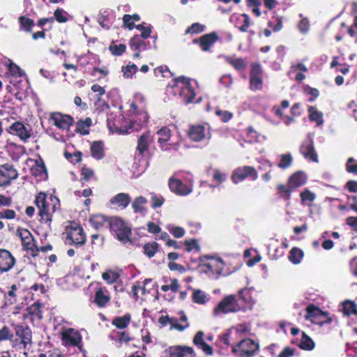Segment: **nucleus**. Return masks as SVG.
<instances>
[{"label": "nucleus", "mask_w": 357, "mask_h": 357, "mask_svg": "<svg viewBox=\"0 0 357 357\" xmlns=\"http://www.w3.org/2000/svg\"><path fill=\"white\" fill-rule=\"evenodd\" d=\"M300 151L305 158L312 162H318L317 155L315 153L312 139H310L309 142L302 144Z\"/></svg>", "instance_id": "nucleus-21"}, {"label": "nucleus", "mask_w": 357, "mask_h": 357, "mask_svg": "<svg viewBox=\"0 0 357 357\" xmlns=\"http://www.w3.org/2000/svg\"><path fill=\"white\" fill-rule=\"evenodd\" d=\"M91 153L93 158L102 159L105 156L103 144L101 142H93L91 145Z\"/></svg>", "instance_id": "nucleus-30"}, {"label": "nucleus", "mask_w": 357, "mask_h": 357, "mask_svg": "<svg viewBox=\"0 0 357 357\" xmlns=\"http://www.w3.org/2000/svg\"><path fill=\"white\" fill-rule=\"evenodd\" d=\"M63 238L65 243L68 245H82L86 241L83 229L75 222H71L66 225Z\"/></svg>", "instance_id": "nucleus-3"}, {"label": "nucleus", "mask_w": 357, "mask_h": 357, "mask_svg": "<svg viewBox=\"0 0 357 357\" xmlns=\"http://www.w3.org/2000/svg\"><path fill=\"white\" fill-rule=\"evenodd\" d=\"M342 312L347 316L357 314V305L353 301H347L342 304Z\"/></svg>", "instance_id": "nucleus-37"}, {"label": "nucleus", "mask_w": 357, "mask_h": 357, "mask_svg": "<svg viewBox=\"0 0 357 357\" xmlns=\"http://www.w3.org/2000/svg\"><path fill=\"white\" fill-rule=\"evenodd\" d=\"M305 317L306 319L320 326L331 321V319L327 317L326 313L323 312L314 305H310L307 307V313Z\"/></svg>", "instance_id": "nucleus-10"}, {"label": "nucleus", "mask_w": 357, "mask_h": 357, "mask_svg": "<svg viewBox=\"0 0 357 357\" xmlns=\"http://www.w3.org/2000/svg\"><path fill=\"white\" fill-rule=\"evenodd\" d=\"M300 347L305 350H312L314 347V343L310 337L305 333H303V336L300 342Z\"/></svg>", "instance_id": "nucleus-43"}, {"label": "nucleus", "mask_w": 357, "mask_h": 357, "mask_svg": "<svg viewBox=\"0 0 357 357\" xmlns=\"http://www.w3.org/2000/svg\"><path fill=\"white\" fill-rule=\"evenodd\" d=\"M188 136L195 142L209 139L211 137L209 126L206 124L191 126L188 130Z\"/></svg>", "instance_id": "nucleus-11"}, {"label": "nucleus", "mask_w": 357, "mask_h": 357, "mask_svg": "<svg viewBox=\"0 0 357 357\" xmlns=\"http://www.w3.org/2000/svg\"><path fill=\"white\" fill-rule=\"evenodd\" d=\"M144 100V97L142 93H137L134 96V100L131 105L133 110H136L137 108L144 107L143 106H140L142 103H143Z\"/></svg>", "instance_id": "nucleus-59"}, {"label": "nucleus", "mask_w": 357, "mask_h": 357, "mask_svg": "<svg viewBox=\"0 0 357 357\" xmlns=\"http://www.w3.org/2000/svg\"><path fill=\"white\" fill-rule=\"evenodd\" d=\"M98 23L100 25L105 29H109L112 25V22L109 19V17L107 15L102 14L98 17Z\"/></svg>", "instance_id": "nucleus-63"}, {"label": "nucleus", "mask_w": 357, "mask_h": 357, "mask_svg": "<svg viewBox=\"0 0 357 357\" xmlns=\"http://www.w3.org/2000/svg\"><path fill=\"white\" fill-rule=\"evenodd\" d=\"M259 349V344L251 339L241 340L237 344L232 346V351L241 357H252Z\"/></svg>", "instance_id": "nucleus-7"}, {"label": "nucleus", "mask_w": 357, "mask_h": 357, "mask_svg": "<svg viewBox=\"0 0 357 357\" xmlns=\"http://www.w3.org/2000/svg\"><path fill=\"white\" fill-rule=\"evenodd\" d=\"M17 171L12 165H0V186L9 185L11 181L17 178Z\"/></svg>", "instance_id": "nucleus-13"}, {"label": "nucleus", "mask_w": 357, "mask_h": 357, "mask_svg": "<svg viewBox=\"0 0 357 357\" xmlns=\"http://www.w3.org/2000/svg\"><path fill=\"white\" fill-rule=\"evenodd\" d=\"M243 309L234 295H229L225 297L214 308L213 314L215 317H219L223 314L236 312Z\"/></svg>", "instance_id": "nucleus-4"}, {"label": "nucleus", "mask_w": 357, "mask_h": 357, "mask_svg": "<svg viewBox=\"0 0 357 357\" xmlns=\"http://www.w3.org/2000/svg\"><path fill=\"white\" fill-rule=\"evenodd\" d=\"M303 257V252L297 248L291 250L289 255V259L294 264H298L301 261Z\"/></svg>", "instance_id": "nucleus-39"}, {"label": "nucleus", "mask_w": 357, "mask_h": 357, "mask_svg": "<svg viewBox=\"0 0 357 357\" xmlns=\"http://www.w3.org/2000/svg\"><path fill=\"white\" fill-rule=\"evenodd\" d=\"M156 133L159 136L158 142L160 145V148L163 151L169 149V147H165V145L171 137V130L167 127H163L158 130Z\"/></svg>", "instance_id": "nucleus-26"}, {"label": "nucleus", "mask_w": 357, "mask_h": 357, "mask_svg": "<svg viewBox=\"0 0 357 357\" xmlns=\"http://www.w3.org/2000/svg\"><path fill=\"white\" fill-rule=\"evenodd\" d=\"M239 20L243 22V25L239 27V30L242 32L248 31V29L250 24V18L247 14H242L238 18Z\"/></svg>", "instance_id": "nucleus-60"}, {"label": "nucleus", "mask_w": 357, "mask_h": 357, "mask_svg": "<svg viewBox=\"0 0 357 357\" xmlns=\"http://www.w3.org/2000/svg\"><path fill=\"white\" fill-rule=\"evenodd\" d=\"M130 45L132 50H137L145 48V43L139 36L133 37L130 42Z\"/></svg>", "instance_id": "nucleus-52"}, {"label": "nucleus", "mask_w": 357, "mask_h": 357, "mask_svg": "<svg viewBox=\"0 0 357 357\" xmlns=\"http://www.w3.org/2000/svg\"><path fill=\"white\" fill-rule=\"evenodd\" d=\"M15 259L12 254L4 249H0V272L9 271L15 265Z\"/></svg>", "instance_id": "nucleus-18"}, {"label": "nucleus", "mask_w": 357, "mask_h": 357, "mask_svg": "<svg viewBox=\"0 0 357 357\" xmlns=\"http://www.w3.org/2000/svg\"><path fill=\"white\" fill-rule=\"evenodd\" d=\"M158 245L156 243H148L144 246V252L149 257L154 256L157 251Z\"/></svg>", "instance_id": "nucleus-56"}, {"label": "nucleus", "mask_w": 357, "mask_h": 357, "mask_svg": "<svg viewBox=\"0 0 357 357\" xmlns=\"http://www.w3.org/2000/svg\"><path fill=\"white\" fill-rule=\"evenodd\" d=\"M109 225L111 227V229L114 231L115 233L118 231H121L123 228L127 227L125 222L119 218H114L112 219L109 222Z\"/></svg>", "instance_id": "nucleus-42"}, {"label": "nucleus", "mask_w": 357, "mask_h": 357, "mask_svg": "<svg viewBox=\"0 0 357 357\" xmlns=\"http://www.w3.org/2000/svg\"><path fill=\"white\" fill-rule=\"evenodd\" d=\"M307 177L303 172H297L293 174L288 180L287 185H280L278 190L282 193V197L289 199L291 192L296 188L305 185L307 182Z\"/></svg>", "instance_id": "nucleus-5"}, {"label": "nucleus", "mask_w": 357, "mask_h": 357, "mask_svg": "<svg viewBox=\"0 0 357 357\" xmlns=\"http://www.w3.org/2000/svg\"><path fill=\"white\" fill-rule=\"evenodd\" d=\"M13 338V333L10 329L4 326L0 329V344L2 342L11 340Z\"/></svg>", "instance_id": "nucleus-48"}, {"label": "nucleus", "mask_w": 357, "mask_h": 357, "mask_svg": "<svg viewBox=\"0 0 357 357\" xmlns=\"http://www.w3.org/2000/svg\"><path fill=\"white\" fill-rule=\"evenodd\" d=\"M133 112L134 116L130 122V128L138 131L147 123L149 115L144 107L137 108L136 110H133Z\"/></svg>", "instance_id": "nucleus-14"}, {"label": "nucleus", "mask_w": 357, "mask_h": 357, "mask_svg": "<svg viewBox=\"0 0 357 357\" xmlns=\"http://www.w3.org/2000/svg\"><path fill=\"white\" fill-rule=\"evenodd\" d=\"M49 121L61 130H68L73 122L71 116L59 112L51 114Z\"/></svg>", "instance_id": "nucleus-15"}, {"label": "nucleus", "mask_w": 357, "mask_h": 357, "mask_svg": "<svg viewBox=\"0 0 357 357\" xmlns=\"http://www.w3.org/2000/svg\"><path fill=\"white\" fill-rule=\"evenodd\" d=\"M240 299L245 303L252 304L253 298L251 295V290L249 289H243L238 292Z\"/></svg>", "instance_id": "nucleus-50"}, {"label": "nucleus", "mask_w": 357, "mask_h": 357, "mask_svg": "<svg viewBox=\"0 0 357 357\" xmlns=\"http://www.w3.org/2000/svg\"><path fill=\"white\" fill-rule=\"evenodd\" d=\"M54 17L56 21L60 23H64L68 21V13L63 9H56L54 11Z\"/></svg>", "instance_id": "nucleus-57"}, {"label": "nucleus", "mask_w": 357, "mask_h": 357, "mask_svg": "<svg viewBox=\"0 0 357 357\" xmlns=\"http://www.w3.org/2000/svg\"><path fill=\"white\" fill-rule=\"evenodd\" d=\"M130 229L129 227H126L121 231H118L116 233L117 238L123 242L126 243L130 241Z\"/></svg>", "instance_id": "nucleus-54"}, {"label": "nucleus", "mask_w": 357, "mask_h": 357, "mask_svg": "<svg viewBox=\"0 0 357 357\" xmlns=\"http://www.w3.org/2000/svg\"><path fill=\"white\" fill-rule=\"evenodd\" d=\"M169 186L172 192L179 195H187L192 192L190 185H186L174 177L169 178Z\"/></svg>", "instance_id": "nucleus-19"}, {"label": "nucleus", "mask_w": 357, "mask_h": 357, "mask_svg": "<svg viewBox=\"0 0 357 357\" xmlns=\"http://www.w3.org/2000/svg\"><path fill=\"white\" fill-rule=\"evenodd\" d=\"M250 89L252 91H260L263 89L262 70L261 66L257 63L251 65Z\"/></svg>", "instance_id": "nucleus-9"}, {"label": "nucleus", "mask_w": 357, "mask_h": 357, "mask_svg": "<svg viewBox=\"0 0 357 357\" xmlns=\"http://www.w3.org/2000/svg\"><path fill=\"white\" fill-rule=\"evenodd\" d=\"M130 321L131 316L129 314H126L122 317H114L112 324L119 329H124L128 326Z\"/></svg>", "instance_id": "nucleus-33"}, {"label": "nucleus", "mask_w": 357, "mask_h": 357, "mask_svg": "<svg viewBox=\"0 0 357 357\" xmlns=\"http://www.w3.org/2000/svg\"><path fill=\"white\" fill-rule=\"evenodd\" d=\"M62 344L65 347H82V335L74 328H68L61 332Z\"/></svg>", "instance_id": "nucleus-8"}, {"label": "nucleus", "mask_w": 357, "mask_h": 357, "mask_svg": "<svg viewBox=\"0 0 357 357\" xmlns=\"http://www.w3.org/2000/svg\"><path fill=\"white\" fill-rule=\"evenodd\" d=\"M8 70L13 76L22 77L24 74L20 68L9 60Z\"/></svg>", "instance_id": "nucleus-55"}, {"label": "nucleus", "mask_w": 357, "mask_h": 357, "mask_svg": "<svg viewBox=\"0 0 357 357\" xmlns=\"http://www.w3.org/2000/svg\"><path fill=\"white\" fill-rule=\"evenodd\" d=\"M153 138L150 135L149 132L142 134L138 139L137 150L143 153L146 151L149 146L150 143L152 142Z\"/></svg>", "instance_id": "nucleus-29"}, {"label": "nucleus", "mask_w": 357, "mask_h": 357, "mask_svg": "<svg viewBox=\"0 0 357 357\" xmlns=\"http://www.w3.org/2000/svg\"><path fill=\"white\" fill-rule=\"evenodd\" d=\"M308 110L310 120L315 121L317 126L322 125L324 123L323 114L312 106L310 107Z\"/></svg>", "instance_id": "nucleus-38"}, {"label": "nucleus", "mask_w": 357, "mask_h": 357, "mask_svg": "<svg viewBox=\"0 0 357 357\" xmlns=\"http://www.w3.org/2000/svg\"><path fill=\"white\" fill-rule=\"evenodd\" d=\"M19 22L21 28L26 32H30L32 26L34 25V22L32 20L24 16H20L19 17Z\"/></svg>", "instance_id": "nucleus-47"}, {"label": "nucleus", "mask_w": 357, "mask_h": 357, "mask_svg": "<svg viewBox=\"0 0 357 357\" xmlns=\"http://www.w3.org/2000/svg\"><path fill=\"white\" fill-rule=\"evenodd\" d=\"M192 301L195 303L204 305L209 301V296L200 289H194L192 294Z\"/></svg>", "instance_id": "nucleus-31"}, {"label": "nucleus", "mask_w": 357, "mask_h": 357, "mask_svg": "<svg viewBox=\"0 0 357 357\" xmlns=\"http://www.w3.org/2000/svg\"><path fill=\"white\" fill-rule=\"evenodd\" d=\"M109 300L110 296L106 288H100L96 291L95 302L99 307L105 306Z\"/></svg>", "instance_id": "nucleus-25"}, {"label": "nucleus", "mask_w": 357, "mask_h": 357, "mask_svg": "<svg viewBox=\"0 0 357 357\" xmlns=\"http://www.w3.org/2000/svg\"><path fill=\"white\" fill-rule=\"evenodd\" d=\"M31 172L35 177L43 179L47 177V172L42 160L35 161V164L31 168Z\"/></svg>", "instance_id": "nucleus-27"}, {"label": "nucleus", "mask_w": 357, "mask_h": 357, "mask_svg": "<svg viewBox=\"0 0 357 357\" xmlns=\"http://www.w3.org/2000/svg\"><path fill=\"white\" fill-rule=\"evenodd\" d=\"M35 203L39 210L41 220L47 223L52 220V213L55 212L59 200L53 196L47 197L46 194L40 192L36 197Z\"/></svg>", "instance_id": "nucleus-1"}, {"label": "nucleus", "mask_w": 357, "mask_h": 357, "mask_svg": "<svg viewBox=\"0 0 357 357\" xmlns=\"http://www.w3.org/2000/svg\"><path fill=\"white\" fill-rule=\"evenodd\" d=\"M193 343L197 346L206 355H212L213 348L204 341V333L202 331H198L193 339Z\"/></svg>", "instance_id": "nucleus-20"}, {"label": "nucleus", "mask_w": 357, "mask_h": 357, "mask_svg": "<svg viewBox=\"0 0 357 357\" xmlns=\"http://www.w3.org/2000/svg\"><path fill=\"white\" fill-rule=\"evenodd\" d=\"M126 47L125 45H113L109 47V50L115 56H119L126 51Z\"/></svg>", "instance_id": "nucleus-61"}, {"label": "nucleus", "mask_w": 357, "mask_h": 357, "mask_svg": "<svg viewBox=\"0 0 357 357\" xmlns=\"http://www.w3.org/2000/svg\"><path fill=\"white\" fill-rule=\"evenodd\" d=\"M91 124L90 118H86L85 121H79L77 123L76 130L82 135H86L89 133V127Z\"/></svg>", "instance_id": "nucleus-41"}, {"label": "nucleus", "mask_w": 357, "mask_h": 357, "mask_svg": "<svg viewBox=\"0 0 357 357\" xmlns=\"http://www.w3.org/2000/svg\"><path fill=\"white\" fill-rule=\"evenodd\" d=\"M89 222L93 227L96 229H100L104 227H107L109 225L107 218L100 214L93 215L91 217Z\"/></svg>", "instance_id": "nucleus-28"}, {"label": "nucleus", "mask_w": 357, "mask_h": 357, "mask_svg": "<svg viewBox=\"0 0 357 357\" xmlns=\"http://www.w3.org/2000/svg\"><path fill=\"white\" fill-rule=\"evenodd\" d=\"M174 86H176L179 90V95L185 103L193 102L196 94V81L184 76H181L174 79Z\"/></svg>", "instance_id": "nucleus-2"}, {"label": "nucleus", "mask_w": 357, "mask_h": 357, "mask_svg": "<svg viewBox=\"0 0 357 357\" xmlns=\"http://www.w3.org/2000/svg\"><path fill=\"white\" fill-rule=\"evenodd\" d=\"M204 26L199 23H194L186 30V33H197L204 31Z\"/></svg>", "instance_id": "nucleus-62"}, {"label": "nucleus", "mask_w": 357, "mask_h": 357, "mask_svg": "<svg viewBox=\"0 0 357 357\" xmlns=\"http://www.w3.org/2000/svg\"><path fill=\"white\" fill-rule=\"evenodd\" d=\"M11 134L19 136L22 139L26 140L30 137V134L24 125L20 122H15L10 127Z\"/></svg>", "instance_id": "nucleus-24"}, {"label": "nucleus", "mask_w": 357, "mask_h": 357, "mask_svg": "<svg viewBox=\"0 0 357 357\" xmlns=\"http://www.w3.org/2000/svg\"><path fill=\"white\" fill-rule=\"evenodd\" d=\"M292 160V156L290 153L282 154L278 165L282 169H287L291 165Z\"/></svg>", "instance_id": "nucleus-45"}, {"label": "nucleus", "mask_w": 357, "mask_h": 357, "mask_svg": "<svg viewBox=\"0 0 357 357\" xmlns=\"http://www.w3.org/2000/svg\"><path fill=\"white\" fill-rule=\"evenodd\" d=\"M208 261L203 264V272L212 278H218L223 272L225 264L220 257H207Z\"/></svg>", "instance_id": "nucleus-6"}, {"label": "nucleus", "mask_w": 357, "mask_h": 357, "mask_svg": "<svg viewBox=\"0 0 357 357\" xmlns=\"http://www.w3.org/2000/svg\"><path fill=\"white\" fill-rule=\"evenodd\" d=\"M178 289L179 284L176 279L172 280L169 284L162 285L161 287V289L165 292L171 290L172 291L176 293L178 291Z\"/></svg>", "instance_id": "nucleus-58"}, {"label": "nucleus", "mask_w": 357, "mask_h": 357, "mask_svg": "<svg viewBox=\"0 0 357 357\" xmlns=\"http://www.w3.org/2000/svg\"><path fill=\"white\" fill-rule=\"evenodd\" d=\"M181 324H179L176 320H175V322L172 323V328L179 331H183L189 326L188 318L183 314H182L181 316Z\"/></svg>", "instance_id": "nucleus-53"}, {"label": "nucleus", "mask_w": 357, "mask_h": 357, "mask_svg": "<svg viewBox=\"0 0 357 357\" xmlns=\"http://www.w3.org/2000/svg\"><path fill=\"white\" fill-rule=\"evenodd\" d=\"M227 62L238 71L243 70L247 66V62L241 58L231 57L227 59Z\"/></svg>", "instance_id": "nucleus-36"}, {"label": "nucleus", "mask_w": 357, "mask_h": 357, "mask_svg": "<svg viewBox=\"0 0 357 357\" xmlns=\"http://www.w3.org/2000/svg\"><path fill=\"white\" fill-rule=\"evenodd\" d=\"M138 70L137 66L135 64H128L121 68V71L123 73L125 78H131Z\"/></svg>", "instance_id": "nucleus-44"}, {"label": "nucleus", "mask_w": 357, "mask_h": 357, "mask_svg": "<svg viewBox=\"0 0 357 357\" xmlns=\"http://www.w3.org/2000/svg\"><path fill=\"white\" fill-rule=\"evenodd\" d=\"M17 234L20 236L22 244L25 250H31L32 252L38 251L30 231L26 229L19 228Z\"/></svg>", "instance_id": "nucleus-17"}, {"label": "nucleus", "mask_w": 357, "mask_h": 357, "mask_svg": "<svg viewBox=\"0 0 357 357\" xmlns=\"http://www.w3.org/2000/svg\"><path fill=\"white\" fill-rule=\"evenodd\" d=\"M249 328L245 324H238L236 326L231 328L229 330V335H234L235 336H241L247 333Z\"/></svg>", "instance_id": "nucleus-46"}, {"label": "nucleus", "mask_w": 357, "mask_h": 357, "mask_svg": "<svg viewBox=\"0 0 357 357\" xmlns=\"http://www.w3.org/2000/svg\"><path fill=\"white\" fill-rule=\"evenodd\" d=\"M218 36L215 32L205 34L199 39V45L203 51H208L218 40Z\"/></svg>", "instance_id": "nucleus-23"}, {"label": "nucleus", "mask_w": 357, "mask_h": 357, "mask_svg": "<svg viewBox=\"0 0 357 357\" xmlns=\"http://www.w3.org/2000/svg\"><path fill=\"white\" fill-rule=\"evenodd\" d=\"M19 294L18 287L15 284H13L10 289L5 295L6 304L13 305L17 301Z\"/></svg>", "instance_id": "nucleus-35"}, {"label": "nucleus", "mask_w": 357, "mask_h": 357, "mask_svg": "<svg viewBox=\"0 0 357 357\" xmlns=\"http://www.w3.org/2000/svg\"><path fill=\"white\" fill-rule=\"evenodd\" d=\"M16 335L21 337L22 343L26 347V344L31 342V331L29 328H24L22 326H17L15 328Z\"/></svg>", "instance_id": "nucleus-32"}, {"label": "nucleus", "mask_w": 357, "mask_h": 357, "mask_svg": "<svg viewBox=\"0 0 357 357\" xmlns=\"http://www.w3.org/2000/svg\"><path fill=\"white\" fill-rule=\"evenodd\" d=\"M130 197L127 193H119L110 199V204L115 208L124 209L130 202Z\"/></svg>", "instance_id": "nucleus-22"}, {"label": "nucleus", "mask_w": 357, "mask_h": 357, "mask_svg": "<svg viewBox=\"0 0 357 357\" xmlns=\"http://www.w3.org/2000/svg\"><path fill=\"white\" fill-rule=\"evenodd\" d=\"M346 169L349 172L356 173L357 172V161L354 158H349L346 163Z\"/></svg>", "instance_id": "nucleus-64"}, {"label": "nucleus", "mask_w": 357, "mask_h": 357, "mask_svg": "<svg viewBox=\"0 0 357 357\" xmlns=\"http://www.w3.org/2000/svg\"><path fill=\"white\" fill-rule=\"evenodd\" d=\"M248 177H250L252 181L257 178L258 174L254 167L250 166L239 167L234 171L231 178L234 183H238Z\"/></svg>", "instance_id": "nucleus-12"}, {"label": "nucleus", "mask_w": 357, "mask_h": 357, "mask_svg": "<svg viewBox=\"0 0 357 357\" xmlns=\"http://www.w3.org/2000/svg\"><path fill=\"white\" fill-rule=\"evenodd\" d=\"M41 305L39 303H34L31 305H30L27 308L28 313L29 316H33L38 319L41 318V311H40Z\"/></svg>", "instance_id": "nucleus-51"}, {"label": "nucleus", "mask_w": 357, "mask_h": 357, "mask_svg": "<svg viewBox=\"0 0 357 357\" xmlns=\"http://www.w3.org/2000/svg\"><path fill=\"white\" fill-rule=\"evenodd\" d=\"M102 278L107 284H112L117 280L119 274L114 271L109 270L102 273Z\"/></svg>", "instance_id": "nucleus-49"}, {"label": "nucleus", "mask_w": 357, "mask_h": 357, "mask_svg": "<svg viewBox=\"0 0 357 357\" xmlns=\"http://www.w3.org/2000/svg\"><path fill=\"white\" fill-rule=\"evenodd\" d=\"M300 197L302 204L304 205L307 202H313L316 199V195L308 188H305L301 192Z\"/></svg>", "instance_id": "nucleus-40"}, {"label": "nucleus", "mask_w": 357, "mask_h": 357, "mask_svg": "<svg viewBox=\"0 0 357 357\" xmlns=\"http://www.w3.org/2000/svg\"><path fill=\"white\" fill-rule=\"evenodd\" d=\"M147 203V199L142 196L137 197L132 204V208L135 213H144L146 211L144 205Z\"/></svg>", "instance_id": "nucleus-34"}, {"label": "nucleus", "mask_w": 357, "mask_h": 357, "mask_svg": "<svg viewBox=\"0 0 357 357\" xmlns=\"http://www.w3.org/2000/svg\"><path fill=\"white\" fill-rule=\"evenodd\" d=\"M167 357H195L193 348L187 346H173L165 351Z\"/></svg>", "instance_id": "nucleus-16"}]
</instances>
